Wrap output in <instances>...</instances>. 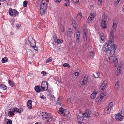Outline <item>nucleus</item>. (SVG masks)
<instances>
[{
    "label": "nucleus",
    "instance_id": "nucleus-1",
    "mask_svg": "<svg viewBox=\"0 0 124 124\" xmlns=\"http://www.w3.org/2000/svg\"><path fill=\"white\" fill-rule=\"evenodd\" d=\"M111 45H109V43H108L107 46L108 47V49H105V50H103L102 53L103 54H106L108 56L111 55L113 54L116 48V47L115 46L114 42L110 43Z\"/></svg>",
    "mask_w": 124,
    "mask_h": 124
},
{
    "label": "nucleus",
    "instance_id": "nucleus-2",
    "mask_svg": "<svg viewBox=\"0 0 124 124\" xmlns=\"http://www.w3.org/2000/svg\"><path fill=\"white\" fill-rule=\"evenodd\" d=\"M117 25V23H116V22L114 21L112 26V31L110 32L109 36V40L108 42V43H109V45H111V44L110 43H111V42H114L113 32L115 31L116 30V28Z\"/></svg>",
    "mask_w": 124,
    "mask_h": 124
},
{
    "label": "nucleus",
    "instance_id": "nucleus-3",
    "mask_svg": "<svg viewBox=\"0 0 124 124\" xmlns=\"http://www.w3.org/2000/svg\"><path fill=\"white\" fill-rule=\"evenodd\" d=\"M47 5L48 4L46 2H45L43 0L42 1L40 5V14L41 16H44L46 14Z\"/></svg>",
    "mask_w": 124,
    "mask_h": 124
},
{
    "label": "nucleus",
    "instance_id": "nucleus-4",
    "mask_svg": "<svg viewBox=\"0 0 124 124\" xmlns=\"http://www.w3.org/2000/svg\"><path fill=\"white\" fill-rule=\"evenodd\" d=\"M42 118L45 122H51L52 121V116L48 114L46 112H43L41 113Z\"/></svg>",
    "mask_w": 124,
    "mask_h": 124
},
{
    "label": "nucleus",
    "instance_id": "nucleus-5",
    "mask_svg": "<svg viewBox=\"0 0 124 124\" xmlns=\"http://www.w3.org/2000/svg\"><path fill=\"white\" fill-rule=\"evenodd\" d=\"M108 60H109V62L111 63L113 62H114V65L115 67L117 66L118 60L117 56H116L115 57L113 56H110L108 58Z\"/></svg>",
    "mask_w": 124,
    "mask_h": 124
},
{
    "label": "nucleus",
    "instance_id": "nucleus-6",
    "mask_svg": "<svg viewBox=\"0 0 124 124\" xmlns=\"http://www.w3.org/2000/svg\"><path fill=\"white\" fill-rule=\"evenodd\" d=\"M113 105V103L112 102H111L108 105L105 110V112L106 114H108L110 112Z\"/></svg>",
    "mask_w": 124,
    "mask_h": 124
},
{
    "label": "nucleus",
    "instance_id": "nucleus-7",
    "mask_svg": "<svg viewBox=\"0 0 124 124\" xmlns=\"http://www.w3.org/2000/svg\"><path fill=\"white\" fill-rule=\"evenodd\" d=\"M42 89L44 91H46L48 89V83L46 81L42 82L41 85Z\"/></svg>",
    "mask_w": 124,
    "mask_h": 124
},
{
    "label": "nucleus",
    "instance_id": "nucleus-8",
    "mask_svg": "<svg viewBox=\"0 0 124 124\" xmlns=\"http://www.w3.org/2000/svg\"><path fill=\"white\" fill-rule=\"evenodd\" d=\"M32 40L31 41L29 40L31 46L35 50H37V47L36 46L35 42L32 38H31Z\"/></svg>",
    "mask_w": 124,
    "mask_h": 124
},
{
    "label": "nucleus",
    "instance_id": "nucleus-9",
    "mask_svg": "<svg viewBox=\"0 0 124 124\" xmlns=\"http://www.w3.org/2000/svg\"><path fill=\"white\" fill-rule=\"evenodd\" d=\"M91 112L89 110H87L83 114L82 116L83 117H87L89 118L91 117L90 115L91 114Z\"/></svg>",
    "mask_w": 124,
    "mask_h": 124
},
{
    "label": "nucleus",
    "instance_id": "nucleus-10",
    "mask_svg": "<svg viewBox=\"0 0 124 124\" xmlns=\"http://www.w3.org/2000/svg\"><path fill=\"white\" fill-rule=\"evenodd\" d=\"M115 118L116 120L119 121H121L122 120L123 118L122 116L120 114L118 113L115 115Z\"/></svg>",
    "mask_w": 124,
    "mask_h": 124
},
{
    "label": "nucleus",
    "instance_id": "nucleus-11",
    "mask_svg": "<svg viewBox=\"0 0 124 124\" xmlns=\"http://www.w3.org/2000/svg\"><path fill=\"white\" fill-rule=\"evenodd\" d=\"M88 78L86 76L85 77L83 80L80 82V85H83L84 84L85 85L87 83Z\"/></svg>",
    "mask_w": 124,
    "mask_h": 124
},
{
    "label": "nucleus",
    "instance_id": "nucleus-12",
    "mask_svg": "<svg viewBox=\"0 0 124 124\" xmlns=\"http://www.w3.org/2000/svg\"><path fill=\"white\" fill-rule=\"evenodd\" d=\"M77 117L78 120V122H80L82 121L83 119V117L82 115H79L78 114H77Z\"/></svg>",
    "mask_w": 124,
    "mask_h": 124
},
{
    "label": "nucleus",
    "instance_id": "nucleus-13",
    "mask_svg": "<svg viewBox=\"0 0 124 124\" xmlns=\"http://www.w3.org/2000/svg\"><path fill=\"white\" fill-rule=\"evenodd\" d=\"M32 101L31 100H29L27 102V106L29 109H31L32 108Z\"/></svg>",
    "mask_w": 124,
    "mask_h": 124
},
{
    "label": "nucleus",
    "instance_id": "nucleus-14",
    "mask_svg": "<svg viewBox=\"0 0 124 124\" xmlns=\"http://www.w3.org/2000/svg\"><path fill=\"white\" fill-rule=\"evenodd\" d=\"M12 110L14 112L18 113H21L22 111L21 109H18L16 107L13 108L12 109Z\"/></svg>",
    "mask_w": 124,
    "mask_h": 124
},
{
    "label": "nucleus",
    "instance_id": "nucleus-15",
    "mask_svg": "<svg viewBox=\"0 0 124 124\" xmlns=\"http://www.w3.org/2000/svg\"><path fill=\"white\" fill-rule=\"evenodd\" d=\"M65 110V109H64L62 108L61 107L59 108V110L58 111V113L60 114L65 115L64 112Z\"/></svg>",
    "mask_w": 124,
    "mask_h": 124
},
{
    "label": "nucleus",
    "instance_id": "nucleus-16",
    "mask_svg": "<svg viewBox=\"0 0 124 124\" xmlns=\"http://www.w3.org/2000/svg\"><path fill=\"white\" fill-rule=\"evenodd\" d=\"M82 13H78L76 17V19L77 21H80L82 18Z\"/></svg>",
    "mask_w": 124,
    "mask_h": 124
},
{
    "label": "nucleus",
    "instance_id": "nucleus-17",
    "mask_svg": "<svg viewBox=\"0 0 124 124\" xmlns=\"http://www.w3.org/2000/svg\"><path fill=\"white\" fill-rule=\"evenodd\" d=\"M94 50L92 47H91L90 48L89 52L90 53V55L93 56L94 55Z\"/></svg>",
    "mask_w": 124,
    "mask_h": 124
},
{
    "label": "nucleus",
    "instance_id": "nucleus-18",
    "mask_svg": "<svg viewBox=\"0 0 124 124\" xmlns=\"http://www.w3.org/2000/svg\"><path fill=\"white\" fill-rule=\"evenodd\" d=\"M94 18L92 15H90L87 20V22L88 23H90L93 20Z\"/></svg>",
    "mask_w": 124,
    "mask_h": 124
},
{
    "label": "nucleus",
    "instance_id": "nucleus-19",
    "mask_svg": "<svg viewBox=\"0 0 124 124\" xmlns=\"http://www.w3.org/2000/svg\"><path fill=\"white\" fill-rule=\"evenodd\" d=\"M87 32V29H83V32L84 33L83 34V37L84 38H85L86 37L87 34L86 33Z\"/></svg>",
    "mask_w": 124,
    "mask_h": 124
},
{
    "label": "nucleus",
    "instance_id": "nucleus-20",
    "mask_svg": "<svg viewBox=\"0 0 124 124\" xmlns=\"http://www.w3.org/2000/svg\"><path fill=\"white\" fill-rule=\"evenodd\" d=\"M106 84L104 83V82L102 84L100 87V89L102 90H103L106 87Z\"/></svg>",
    "mask_w": 124,
    "mask_h": 124
},
{
    "label": "nucleus",
    "instance_id": "nucleus-21",
    "mask_svg": "<svg viewBox=\"0 0 124 124\" xmlns=\"http://www.w3.org/2000/svg\"><path fill=\"white\" fill-rule=\"evenodd\" d=\"M34 89L37 93H39L40 91V88L38 86H35Z\"/></svg>",
    "mask_w": 124,
    "mask_h": 124
},
{
    "label": "nucleus",
    "instance_id": "nucleus-22",
    "mask_svg": "<svg viewBox=\"0 0 124 124\" xmlns=\"http://www.w3.org/2000/svg\"><path fill=\"white\" fill-rule=\"evenodd\" d=\"M97 93L96 92H93L91 95V98L92 99H94L96 97Z\"/></svg>",
    "mask_w": 124,
    "mask_h": 124
},
{
    "label": "nucleus",
    "instance_id": "nucleus-23",
    "mask_svg": "<svg viewBox=\"0 0 124 124\" xmlns=\"http://www.w3.org/2000/svg\"><path fill=\"white\" fill-rule=\"evenodd\" d=\"M102 21H106V20L107 19V16L103 14L102 16Z\"/></svg>",
    "mask_w": 124,
    "mask_h": 124
},
{
    "label": "nucleus",
    "instance_id": "nucleus-24",
    "mask_svg": "<svg viewBox=\"0 0 124 124\" xmlns=\"http://www.w3.org/2000/svg\"><path fill=\"white\" fill-rule=\"evenodd\" d=\"M54 41L58 44H62L63 42V40L60 39H58L56 40L55 39Z\"/></svg>",
    "mask_w": 124,
    "mask_h": 124
},
{
    "label": "nucleus",
    "instance_id": "nucleus-25",
    "mask_svg": "<svg viewBox=\"0 0 124 124\" xmlns=\"http://www.w3.org/2000/svg\"><path fill=\"white\" fill-rule=\"evenodd\" d=\"M106 21H102L101 23V25L104 28H107L106 26Z\"/></svg>",
    "mask_w": 124,
    "mask_h": 124
},
{
    "label": "nucleus",
    "instance_id": "nucleus-26",
    "mask_svg": "<svg viewBox=\"0 0 124 124\" xmlns=\"http://www.w3.org/2000/svg\"><path fill=\"white\" fill-rule=\"evenodd\" d=\"M65 3L64 4V5L65 6H68L70 5V1L69 0H64Z\"/></svg>",
    "mask_w": 124,
    "mask_h": 124
},
{
    "label": "nucleus",
    "instance_id": "nucleus-27",
    "mask_svg": "<svg viewBox=\"0 0 124 124\" xmlns=\"http://www.w3.org/2000/svg\"><path fill=\"white\" fill-rule=\"evenodd\" d=\"M13 12L14 17H16V16H17L19 14V12L16 10L14 9H13Z\"/></svg>",
    "mask_w": 124,
    "mask_h": 124
},
{
    "label": "nucleus",
    "instance_id": "nucleus-28",
    "mask_svg": "<svg viewBox=\"0 0 124 124\" xmlns=\"http://www.w3.org/2000/svg\"><path fill=\"white\" fill-rule=\"evenodd\" d=\"M72 31L70 28H69L68 30L67 35L69 36H71L72 35Z\"/></svg>",
    "mask_w": 124,
    "mask_h": 124
},
{
    "label": "nucleus",
    "instance_id": "nucleus-29",
    "mask_svg": "<svg viewBox=\"0 0 124 124\" xmlns=\"http://www.w3.org/2000/svg\"><path fill=\"white\" fill-rule=\"evenodd\" d=\"M0 88L1 89H3V90H6L7 89V87L5 85H0Z\"/></svg>",
    "mask_w": 124,
    "mask_h": 124
},
{
    "label": "nucleus",
    "instance_id": "nucleus-30",
    "mask_svg": "<svg viewBox=\"0 0 124 124\" xmlns=\"http://www.w3.org/2000/svg\"><path fill=\"white\" fill-rule=\"evenodd\" d=\"M93 77L95 78H99V74L98 72H96L94 74H93Z\"/></svg>",
    "mask_w": 124,
    "mask_h": 124
},
{
    "label": "nucleus",
    "instance_id": "nucleus-31",
    "mask_svg": "<svg viewBox=\"0 0 124 124\" xmlns=\"http://www.w3.org/2000/svg\"><path fill=\"white\" fill-rule=\"evenodd\" d=\"M101 40L100 41L101 43H103L105 40V37L103 36H101Z\"/></svg>",
    "mask_w": 124,
    "mask_h": 124
},
{
    "label": "nucleus",
    "instance_id": "nucleus-32",
    "mask_svg": "<svg viewBox=\"0 0 124 124\" xmlns=\"http://www.w3.org/2000/svg\"><path fill=\"white\" fill-rule=\"evenodd\" d=\"M119 83L118 82H116L115 86V88L116 90L118 89L119 87Z\"/></svg>",
    "mask_w": 124,
    "mask_h": 124
},
{
    "label": "nucleus",
    "instance_id": "nucleus-33",
    "mask_svg": "<svg viewBox=\"0 0 124 124\" xmlns=\"http://www.w3.org/2000/svg\"><path fill=\"white\" fill-rule=\"evenodd\" d=\"M9 13L10 16H13V10H12V8H10L9 10Z\"/></svg>",
    "mask_w": 124,
    "mask_h": 124
},
{
    "label": "nucleus",
    "instance_id": "nucleus-34",
    "mask_svg": "<svg viewBox=\"0 0 124 124\" xmlns=\"http://www.w3.org/2000/svg\"><path fill=\"white\" fill-rule=\"evenodd\" d=\"M7 58V57H5L3 58L1 60L2 62L3 63L6 62L8 61Z\"/></svg>",
    "mask_w": 124,
    "mask_h": 124
},
{
    "label": "nucleus",
    "instance_id": "nucleus-35",
    "mask_svg": "<svg viewBox=\"0 0 124 124\" xmlns=\"http://www.w3.org/2000/svg\"><path fill=\"white\" fill-rule=\"evenodd\" d=\"M28 3V1H25L23 2V5L24 7H26L27 6Z\"/></svg>",
    "mask_w": 124,
    "mask_h": 124
},
{
    "label": "nucleus",
    "instance_id": "nucleus-36",
    "mask_svg": "<svg viewBox=\"0 0 124 124\" xmlns=\"http://www.w3.org/2000/svg\"><path fill=\"white\" fill-rule=\"evenodd\" d=\"M102 0H98V4L99 6H101L102 4Z\"/></svg>",
    "mask_w": 124,
    "mask_h": 124
},
{
    "label": "nucleus",
    "instance_id": "nucleus-37",
    "mask_svg": "<svg viewBox=\"0 0 124 124\" xmlns=\"http://www.w3.org/2000/svg\"><path fill=\"white\" fill-rule=\"evenodd\" d=\"M8 83L10 85L11 87H13L14 85V83L13 82H12L10 80L8 81Z\"/></svg>",
    "mask_w": 124,
    "mask_h": 124
},
{
    "label": "nucleus",
    "instance_id": "nucleus-38",
    "mask_svg": "<svg viewBox=\"0 0 124 124\" xmlns=\"http://www.w3.org/2000/svg\"><path fill=\"white\" fill-rule=\"evenodd\" d=\"M120 0H117L116 1H115L114 3V6H116Z\"/></svg>",
    "mask_w": 124,
    "mask_h": 124
},
{
    "label": "nucleus",
    "instance_id": "nucleus-39",
    "mask_svg": "<svg viewBox=\"0 0 124 124\" xmlns=\"http://www.w3.org/2000/svg\"><path fill=\"white\" fill-rule=\"evenodd\" d=\"M73 25V27L76 28L78 26V25L75 22H73L72 23Z\"/></svg>",
    "mask_w": 124,
    "mask_h": 124
},
{
    "label": "nucleus",
    "instance_id": "nucleus-40",
    "mask_svg": "<svg viewBox=\"0 0 124 124\" xmlns=\"http://www.w3.org/2000/svg\"><path fill=\"white\" fill-rule=\"evenodd\" d=\"M64 67H67L68 68H70V66L68 64L66 63H64L63 65Z\"/></svg>",
    "mask_w": 124,
    "mask_h": 124
},
{
    "label": "nucleus",
    "instance_id": "nucleus-41",
    "mask_svg": "<svg viewBox=\"0 0 124 124\" xmlns=\"http://www.w3.org/2000/svg\"><path fill=\"white\" fill-rule=\"evenodd\" d=\"M52 60V57H50L46 60V62L48 63L49 62H51Z\"/></svg>",
    "mask_w": 124,
    "mask_h": 124
},
{
    "label": "nucleus",
    "instance_id": "nucleus-42",
    "mask_svg": "<svg viewBox=\"0 0 124 124\" xmlns=\"http://www.w3.org/2000/svg\"><path fill=\"white\" fill-rule=\"evenodd\" d=\"M90 15H92V16H93L94 17L96 15V12L95 11L92 12L91 13Z\"/></svg>",
    "mask_w": 124,
    "mask_h": 124
},
{
    "label": "nucleus",
    "instance_id": "nucleus-43",
    "mask_svg": "<svg viewBox=\"0 0 124 124\" xmlns=\"http://www.w3.org/2000/svg\"><path fill=\"white\" fill-rule=\"evenodd\" d=\"M7 120H8L7 124H12V122L11 120L8 119H7Z\"/></svg>",
    "mask_w": 124,
    "mask_h": 124
},
{
    "label": "nucleus",
    "instance_id": "nucleus-44",
    "mask_svg": "<svg viewBox=\"0 0 124 124\" xmlns=\"http://www.w3.org/2000/svg\"><path fill=\"white\" fill-rule=\"evenodd\" d=\"M105 95L104 93H101L100 95V98L101 99H102L104 97Z\"/></svg>",
    "mask_w": 124,
    "mask_h": 124
},
{
    "label": "nucleus",
    "instance_id": "nucleus-45",
    "mask_svg": "<svg viewBox=\"0 0 124 124\" xmlns=\"http://www.w3.org/2000/svg\"><path fill=\"white\" fill-rule=\"evenodd\" d=\"M15 22V20L14 19H11L10 20V22L11 23V24L12 25H14V23Z\"/></svg>",
    "mask_w": 124,
    "mask_h": 124
},
{
    "label": "nucleus",
    "instance_id": "nucleus-46",
    "mask_svg": "<svg viewBox=\"0 0 124 124\" xmlns=\"http://www.w3.org/2000/svg\"><path fill=\"white\" fill-rule=\"evenodd\" d=\"M77 39H79L80 36V34L79 32H78L76 33Z\"/></svg>",
    "mask_w": 124,
    "mask_h": 124
},
{
    "label": "nucleus",
    "instance_id": "nucleus-47",
    "mask_svg": "<svg viewBox=\"0 0 124 124\" xmlns=\"http://www.w3.org/2000/svg\"><path fill=\"white\" fill-rule=\"evenodd\" d=\"M121 116L124 119V110H122L121 111Z\"/></svg>",
    "mask_w": 124,
    "mask_h": 124
},
{
    "label": "nucleus",
    "instance_id": "nucleus-48",
    "mask_svg": "<svg viewBox=\"0 0 124 124\" xmlns=\"http://www.w3.org/2000/svg\"><path fill=\"white\" fill-rule=\"evenodd\" d=\"M120 69L119 68H118L117 70V75H118L120 74Z\"/></svg>",
    "mask_w": 124,
    "mask_h": 124
},
{
    "label": "nucleus",
    "instance_id": "nucleus-49",
    "mask_svg": "<svg viewBox=\"0 0 124 124\" xmlns=\"http://www.w3.org/2000/svg\"><path fill=\"white\" fill-rule=\"evenodd\" d=\"M41 74L43 75V76H46V75H47L46 73L44 71H42L41 72Z\"/></svg>",
    "mask_w": 124,
    "mask_h": 124
},
{
    "label": "nucleus",
    "instance_id": "nucleus-50",
    "mask_svg": "<svg viewBox=\"0 0 124 124\" xmlns=\"http://www.w3.org/2000/svg\"><path fill=\"white\" fill-rule=\"evenodd\" d=\"M75 3H78L79 0H72Z\"/></svg>",
    "mask_w": 124,
    "mask_h": 124
},
{
    "label": "nucleus",
    "instance_id": "nucleus-51",
    "mask_svg": "<svg viewBox=\"0 0 124 124\" xmlns=\"http://www.w3.org/2000/svg\"><path fill=\"white\" fill-rule=\"evenodd\" d=\"M9 113L12 116L14 115V114L13 111H9Z\"/></svg>",
    "mask_w": 124,
    "mask_h": 124
},
{
    "label": "nucleus",
    "instance_id": "nucleus-52",
    "mask_svg": "<svg viewBox=\"0 0 124 124\" xmlns=\"http://www.w3.org/2000/svg\"><path fill=\"white\" fill-rule=\"evenodd\" d=\"M78 113H79V115H83V114H82V113H81V111L80 110H79L77 112V114H78Z\"/></svg>",
    "mask_w": 124,
    "mask_h": 124
},
{
    "label": "nucleus",
    "instance_id": "nucleus-53",
    "mask_svg": "<svg viewBox=\"0 0 124 124\" xmlns=\"http://www.w3.org/2000/svg\"><path fill=\"white\" fill-rule=\"evenodd\" d=\"M40 97L43 99H44L46 98V97L44 95H43L41 96Z\"/></svg>",
    "mask_w": 124,
    "mask_h": 124
},
{
    "label": "nucleus",
    "instance_id": "nucleus-54",
    "mask_svg": "<svg viewBox=\"0 0 124 124\" xmlns=\"http://www.w3.org/2000/svg\"><path fill=\"white\" fill-rule=\"evenodd\" d=\"M79 39H76V43H78L79 42Z\"/></svg>",
    "mask_w": 124,
    "mask_h": 124
},
{
    "label": "nucleus",
    "instance_id": "nucleus-55",
    "mask_svg": "<svg viewBox=\"0 0 124 124\" xmlns=\"http://www.w3.org/2000/svg\"><path fill=\"white\" fill-rule=\"evenodd\" d=\"M75 76H78V72H76L75 73Z\"/></svg>",
    "mask_w": 124,
    "mask_h": 124
},
{
    "label": "nucleus",
    "instance_id": "nucleus-56",
    "mask_svg": "<svg viewBox=\"0 0 124 124\" xmlns=\"http://www.w3.org/2000/svg\"><path fill=\"white\" fill-rule=\"evenodd\" d=\"M48 91L50 93H52V92L53 91V90L52 89H51V90H48Z\"/></svg>",
    "mask_w": 124,
    "mask_h": 124
},
{
    "label": "nucleus",
    "instance_id": "nucleus-57",
    "mask_svg": "<svg viewBox=\"0 0 124 124\" xmlns=\"http://www.w3.org/2000/svg\"><path fill=\"white\" fill-rule=\"evenodd\" d=\"M123 67V65H122V64L121 65H119L118 68H122Z\"/></svg>",
    "mask_w": 124,
    "mask_h": 124
},
{
    "label": "nucleus",
    "instance_id": "nucleus-58",
    "mask_svg": "<svg viewBox=\"0 0 124 124\" xmlns=\"http://www.w3.org/2000/svg\"><path fill=\"white\" fill-rule=\"evenodd\" d=\"M56 2H60L62 0H55Z\"/></svg>",
    "mask_w": 124,
    "mask_h": 124
},
{
    "label": "nucleus",
    "instance_id": "nucleus-59",
    "mask_svg": "<svg viewBox=\"0 0 124 124\" xmlns=\"http://www.w3.org/2000/svg\"><path fill=\"white\" fill-rule=\"evenodd\" d=\"M16 26L17 27H19L20 26V25L19 24H18L16 25Z\"/></svg>",
    "mask_w": 124,
    "mask_h": 124
},
{
    "label": "nucleus",
    "instance_id": "nucleus-60",
    "mask_svg": "<svg viewBox=\"0 0 124 124\" xmlns=\"http://www.w3.org/2000/svg\"><path fill=\"white\" fill-rule=\"evenodd\" d=\"M99 115V114L98 112H97L96 113H95V116H96V117L98 116Z\"/></svg>",
    "mask_w": 124,
    "mask_h": 124
},
{
    "label": "nucleus",
    "instance_id": "nucleus-61",
    "mask_svg": "<svg viewBox=\"0 0 124 124\" xmlns=\"http://www.w3.org/2000/svg\"><path fill=\"white\" fill-rule=\"evenodd\" d=\"M85 123L81 122H78V124H84Z\"/></svg>",
    "mask_w": 124,
    "mask_h": 124
},
{
    "label": "nucleus",
    "instance_id": "nucleus-62",
    "mask_svg": "<svg viewBox=\"0 0 124 124\" xmlns=\"http://www.w3.org/2000/svg\"><path fill=\"white\" fill-rule=\"evenodd\" d=\"M6 0H0V1L1 2H3L5 1Z\"/></svg>",
    "mask_w": 124,
    "mask_h": 124
},
{
    "label": "nucleus",
    "instance_id": "nucleus-63",
    "mask_svg": "<svg viewBox=\"0 0 124 124\" xmlns=\"http://www.w3.org/2000/svg\"><path fill=\"white\" fill-rule=\"evenodd\" d=\"M13 34V33L12 32H11L10 33V34L11 35H12Z\"/></svg>",
    "mask_w": 124,
    "mask_h": 124
},
{
    "label": "nucleus",
    "instance_id": "nucleus-64",
    "mask_svg": "<svg viewBox=\"0 0 124 124\" xmlns=\"http://www.w3.org/2000/svg\"><path fill=\"white\" fill-rule=\"evenodd\" d=\"M123 11H124V5L123 7Z\"/></svg>",
    "mask_w": 124,
    "mask_h": 124
}]
</instances>
